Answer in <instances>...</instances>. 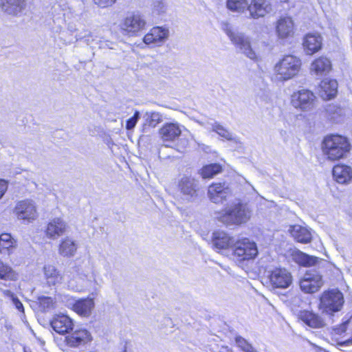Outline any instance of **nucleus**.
Returning <instances> with one entry per match:
<instances>
[{"label": "nucleus", "mask_w": 352, "mask_h": 352, "mask_svg": "<svg viewBox=\"0 0 352 352\" xmlns=\"http://www.w3.org/2000/svg\"><path fill=\"white\" fill-rule=\"evenodd\" d=\"M252 210L250 205L241 200H236L224 210L215 213V218L225 225H241L251 217Z\"/></svg>", "instance_id": "1"}, {"label": "nucleus", "mask_w": 352, "mask_h": 352, "mask_svg": "<svg viewBox=\"0 0 352 352\" xmlns=\"http://www.w3.org/2000/svg\"><path fill=\"white\" fill-rule=\"evenodd\" d=\"M351 149L347 138L331 135L326 137L322 142V151L329 160H338L346 157Z\"/></svg>", "instance_id": "2"}, {"label": "nucleus", "mask_w": 352, "mask_h": 352, "mask_svg": "<svg viewBox=\"0 0 352 352\" xmlns=\"http://www.w3.org/2000/svg\"><path fill=\"white\" fill-rule=\"evenodd\" d=\"M301 65V60L296 56H285L274 66V77L278 81L292 79L298 74Z\"/></svg>", "instance_id": "3"}, {"label": "nucleus", "mask_w": 352, "mask_h": 352, "mask_svg": "<svg viewBox=\"0 0 352 352\" xmlns=\"http://www.w3.org/2000/svg\"><path fill=\"white\" fill-rule=\"evenodd\" d=\"M223 30L239 52L252 60L256 58V54L252 48L250 39L248 36L242 32L234 30L228 23H223Z\"/></svg>", "instance_id": "4"}, {"label": "nucleus", "mask_w": 352, "mask_h": 352, "mask_svg": "<svg viewBox=\"0 0 352 352\" xmlns=\"http://www.w3.org/2000/svg\"><path fill=\"white\" fill-rule=\"evenodd\" d=\"M344 296L338 289H330L324 292L320 298L318 308L329 316L340 311L344 305Z\"/></svg>", "instance_id": "5"}, {"label": "nucleus", "mask_w": 352, "mask_h": 352, "mask_svg": "<svg viewBox=\"0 0 352 352\" xmlns=\"http://www.w3.org/2000/svg\"><path fill=\"white\" fill-rule=\"evenodd\" d=\"M232 252L239 262L254 259L258 254L256 244L247 238L235 240Z\"/></svg>", "instance_id": "6"}, {"label": "nucleus", "mask_w": 352, "mask_h": 352, "mask_svg": "<svg viewBox=\"0 0 352 352\" xmlns=\"http://www.w3.org/2000/svg\"><path fill=\"white\" fill-rule=\"evenodd\" d=\"M178 189L181 199L187 203L198 199L199 192V182L190 177H183L179 182Z\"/></svg>", "instance_id": "7"}, {"label": "nucleus", "mask_w": 352, "mask_h": 352, "mask_svg": "<svg viewBox=\"0 0 352 352\" xmlns=\"http://www.w3.org/2000/svg\"><path fill=\"white\" fill-rule=\"evenodd\" d=\"M292 104L301 111H309L316 107L317 98L310 90L302 89L292 95Z\"/></svg>", "instance_id": "8"}, {"label": "nucleus", "mask_w": 352, "mask_h": 352, "mask_svg": "<svg viewBox=\"0 0 352 352\" xmlns=\"http://www.w3.org/2000/svg\"><path fill=\"white\" fill-rule=\"evenodd\" d=\"M323 285L322 276L318 272L308 270L299 280L301 291L305 294L317 292Z\"/></svg>", "instance_id": "9"}, {"label": "nucleus", "mask_w": 352, "mask_h": 352, "mask_svg": "<svg viewBox=\"0 0 352 352\" xmlns=\"http://www.w3.org/2000/svg\"><path fill=\"white\" fill-rule=\"evenodd\" d=\"M92 337L89 331L85 329H80L67 336L65 342L71 349H79V352H85L87 344L90 343Z\"/></svg>", "instance_id": "10"}, {"label": "nucleus", "mask_w": 352, "mask_h": 352, "mask_svg": "<svg viewBox=\"0 0 352 352\" xmlns=\"http://www.w3.org/2000/svg\"><path fill=\"white\" fill-rule=\"evenodd\" d=\"M269 284L272 290L288 288L292 283V274L285 268H276L268 275Z\"/></svg>", "instance_id": "11"}, {"label": "nucleus", "mask_w": 352, "mask_h": 352, "mask_svg": "<svg viewBox=\"0 0 352 352\" xmlns=\"http://www.w3.org/2000/svg\"><path fill=\"white\" fill-rule=\"evenodd\" d=\"M146 23L144 18L138 13L129 14L120 23V28L124 34L133 35L143 30Z\"/></svg>", "instance_id": "12"}, {"label": "nucleus", "mask_w": 352, "mask_h": 352, "mask_svg": "<svg viewBox=\"0 0 352 352\" xmlns=\"http://www.w3.org/2000/svg\"><path fill=\"white\" fill-rule=\"evenodd\" d=\"M182 130L177 122H166L159 130V135L164 143L165 147L170 146L167 142H173L178 140L181 135Z\"/></svg>", "instance_id": "13"}, {"label": "nucleus", "mask_w": 352, "mask_h": 352, "mask_svg": "<svg viewBox=\"0 0 352 352\" xmlns=\"http://www.w3.org/2000/svg\"><path fill=\"white\" fill-rule=\"evenodd\" d=\"M169 30L168 28L156 26L151 28L143 38V41L146 45L154 44L162 45L168 38Z\"/></svg>", "instance_id": "14"}, {"label": "nucleus", "mask_w": 352, "mask_h": 352, "mask_svg": "<svg viewBox=\"0 0 352 352\" xmlns=\"http://www.w3.org/2000/svg\"><path fill=\"white\" fill-rule=\"evenodd\" d=\"M15 212L19 219L23 220H34L37 217L34 202L28 199L19 201L15 207Z\"/></svg>", "instance_id": "15"}, {"label": "nucleus", "mask_w": 352, "mask_h": 352, "mask_svg": "<svg viewBox=\"0 0 352 352\" xmlns=\"http://www.w3.org/2000/svg\"><path fill=\"white\" fill-rule=\"evenodd\" d=\"M208 194L210 199L215 203H223L230 195L231 191L225 184H213L208 188Z\"/></svg>", "instance_id": "16"}, {"label": "nucleus", "mask_w": 352, "mask_h": 352, "mask_svg": "<svg viewBox=\"0 0 352 352\" xmlns=\"http://www.w3.org/2000/svg\"><path fill=\"white\" fill-rule=\"evenodd\" d=\"M50 326L56 333L65 334L74 329V322L68 316L61 314L56 316L50 322Z\"/></svg>", "instance_id": "17"}, {"label": "nucleus", "mask_w": 352, "mask_h": 352, "mask_svg": "<svg viewBox=\"0 0 352 352\" xmlns=\"http://www.w3.org/2000/svg\"><path fill=\"white\" fill-rule=\"evenodd\" d=\"M1 7L8 14L20 16L26 8V2L25 0H1Z\"/></svg>", "instance_id": "18"}, {"label": "nucleus", "mask_w": 352, "mask_h": 352, "mask_svg": "<svg viewBox=\"0 0 352 352\" xmlns=\"http://www.w3.org/2000/svg\"><path fill=\"white\" fill-rule=\"evenodd\" d=\"M291 258L298 265L305 267L315 266L320 260L317 256L307 254L297 249L291 252Z\"/></svg>", "instance_id": "19"}, {"label": "nucleus", "mask_w": 352, "mask_h": 352, "mask_svg": "<svg viewBox=\"0 0 352 352\" xmlns=\"http://www.w3.org/2000/svg\"><path fill=\"white\" fill-rule=\"evenodd\" d=\"M298 318L305 324L311 328H322L326 325V322L323 318L312 311H300L298 314Z\"/></svg>", "instance_id": "20"}, {"label": "nucleus", "mask_w": 352, "mask_h": 352, "mask_svg": "<svg viewBox=\"0 0 352 352\" xmlns=\"http://www.w3.org/2000/svg\"><path fill=\"white\" fill-rule=\"evenodd\" d=\"M248 10L252 18L258 19L264 16L271 11V6L267 0H252Z\"/></svg>", "instance_id": "21"}, {"label": "nucleus", "mask_w": 352, "mask_h": 352, "mask_svg": "<svg viewBox=\"0 0 352 352\" xmlns=\"http://www.w3.org/2000/svg\"><path fill=\"white\" fill-rule=\"evenodd\" d=\"M235 239L223 231H216L212 234V245L217 250L230 248L232 250Z\"/></svg>", "instance_id": "22"}, {"label": "nucleus", "mask_w": 352, "mask_h": 352, "mask_svg": "<svg viewBox=\"0 0 352 352\" xmlns=\"http://www.w3.org/2000/svg\"><path fill=\"white\" fill-rule=\"evenodd\" d=\"M67 228V223L59 217L52 219L45 230L46 236L49 239H55L63 234Z\"/></svg>", "instance_id": "23"}, {"label": "nucleus", "mask_w": 352, "mask_h": 352, "mask_svg": "<svg viewBox=\"0 0 352 352\" xmlns=\"http://www.w3.org/2000/svg\"><path fill=\"white\" fill-rule=\"evenodd\" d=\"M302 45L306 54L312 55L322 48V38L320 34H307L304 38Z\"/></svg>", "instance_id": "24"}, {"label": "nucleus", "mask_w": 352, "mask_h": 352, "mask_svg": "<svg viewBox=\"0 0 352 352\" xmlns=\"http://www.w3.org/2000/svg\"><path fill=\"white\" fill-rule=\"evenodd\" d=\"M95 306L93 298H86L76 300L72 304L73 310L82 317H89Z\"/></svg>", "instance_id": "25"}, {"label": "nucleus", "mask_w": 352, "mask_h": 352, "mask_svg": "<svg viewBox=\"0 0 352 352\" xmlns=\"http://www.w3.org/2000/svg\"><path fill=\"white\" fill-rule=\"evenodd\" d=\"M276 31L280 38H286L294 34V22L291 17H282L278 20Z\"/></svg>", "instance_id": "26"}, {"label": "nucleus", "mask_w": 352, "mask_h": 352, "mask_svg": "<svg viewBox=\"0 0 352 352\" xmlns=\"http://www.w3.org/2000/svg\"><path fill=\"white\" fill-rule=\"evenodd\" d=\"M320 87V95L324 100H331L337 95L338 82L334 79L322 80Z\"/></svg>", "instance_id": "27"}, {"label": "nucleus", "mask_w": 352, "mask_h": 352, "mask_svg": "<svg viewBox=\"0 0 352 352\" xmlns=\"http://www.w3.org/2000/svg\"><path fill=\"white\" fill-rule=\"evenodd\" d=\"M333 177L340 184H347L352 179V168L344 164H338L333 168Z\"/></svg>", "instance_id": "28"}, {"label": "nucleus", "mask_w": 352, "mask_h": 352, "mask_svg": "<svg viewBox=\"0 0 352 352\" xmlns=\"http://www.w3.org/2000/svg\"><path fill=\"white\" fill-rule=\"evenodd\" d=\"M331 69V63L329 58L321 56L316 59L311 65V71L316 76L327 75Z\"/></svg>", "instance_id": "29"}, {"label": "nucleus", "mask_w": 352, "mask_h": 352, "mask_svg": "<svg viewBox=\"0 0 352 352\" xmlns=\"http://www.w3.org/2000/svg\"><path fill=\"white\" fill-rule=\"evenodd\" d=\"M289 231L292 237L299 243H308L312 239L310 231L305 227L294 225L290 227Z\"/></svg>", "instance_id": "30"}, {"label": "nucleus", "mask_w": 352, "mask_h": 352, "mask_svg": "<svg viewBox=\"0 0 352 352\" xmlns=\"http://www.w3.org/2000/svg\"><path fill=\"white\" fill-rule=\"evenodd\" d=\"M78 249V243L70 237L62 239L59 247L58 253L64 257H72L75 255Z\"/></svg>", "instance_id": "31"}, {"label": "nucleus", "mask_w": 352, "mask_h": 352, "mask_svg": "<svg viewBox=\"0 0 352 352\" xmlns=\"http://www.w3.org/2000/svg\"><path fill=\"white\" fill-rule=\"evenodd\" d=\"M45 278L49 286H54L62 280V276L53 265H45L43 268Z\"/></svg>", "instance_id": "32"}, {"label": "nucleus", "mask_w": 352, "mask_h": 352, "mask_svg": "<svg viewBox=\"0 0 352 352\" xmlns=\"http://www.w3.org/2000/svg\"><path fill=\"white\" fill-rule=\"evenodd\" d=\"M16 246V241L9 233L0 235V253L10 254Z\"/></svg>", "instance_id": "33"}, {"label": "nucleus", "mask_w": 352, "mask_h": 352, "mask_svg": "<svg viewBox=\"0 0 352 352\" xmlns=\"http://www.w3.org/2000/svg\"><path fill=\"white\" fill-rule=\"evenodd\" d=\"M325 112L328 119L335 122H338L344 115V109L340 105L329 104L325 108Z\"/></svg>", "instance_id": "34"}, {"label": "nucleus", "mask_w": 352, "mask_h": 352, "mask_svg": "<svg viewBox=\"0 0 352 352\" xmlns=\"http://www.w3.org/2000/svg\"><path fill=\"white\" fill-rule=\"evenodd\" d=\"M222 170L219 164H210L204 166L200 170V175L204 179H210Z\"/></svg>", "instance_id": "35"}, {"label": "nucleus", "mask_w": 352, "mask_h": 352, "mask_svg": "<svg viewBox=\"0 0 352 352\" xmlns=\"http://www.w3.org/2000/svg\"><path fill=\"white\" fill-rule=\"evenodd\" d=\"M143 118L144 119V129L146 126L155 127L157 124L162 121V115L158 112L151 111L146 112Z\"/></svg>", "instance_id": "36"}, {"label": "nucleus", "mask_w": 352, "mask_h": 352, "mask_svg": "<svg viewBox=\"0 0 352 352\" xmlns=\"http://www.w3.org/2000/svg\"><path fill=\"white\" fill-rule=\"evenodd\" d=\"M227 8L233 12H243L248 9V0H227Z\"/></svg>", "instance_id": "37"}, {"label": "nucleus", "mask_w": 352, "mask_h": 352, "mask_svg": "<svg viewBox=\"0 0 352 352\" xmlns=\"http://www.w3.org/2000/svg\"><path fill=\"white\" fill-rule=\"evenodd\" d=\"M212 131L217 133L221 137L228 140H233L234 138L232 134L228 129H226L224 126L220 124L217 122H214L211 124Z\"/></svg>", "instance_id": "38"}, {"label": "nucleus", "mask_w": 352, "mask_h": 352, "mask_svg": "<svg viewBox=\"0 0 352 352\" xmlns=\"http://www.w3.org/2000/svg\"><path fill=\"white\" fill-rule=\"evenodd\" d=\"M37 301L43 311H46L54 307V300L52 297L40 296L37 298Z\"/></svg>", "instance_id": "39"}, {"label": "nucleus", "mask_w": 352, "mask_h": 352, "mask_svg": "<svg viewBox=\"0 0 352 352\" xmlns=\"http://www.w3.org/2000/svg\"><path fill=\"white\" fill-rule=\"evenodd\" d=\"M235 341L238 346L244 352H252L254 349L253 346L241 336H236Z\"/></svg>", "instance_id": "40"}, {"label": "nucleus", "mask_w": 352, "mask_h": 352, "mask_svg": "<svg viewBox=\"0 0 352 352\" xmlns=\"http://www.w3.org/2000/svg\"><path fill=\"white\" fill-rule=\"evenodd\" d=\"M12 269L0 261V278L10 279L12 276Z\"/></svg>", "instance_id": "41"}, {"label": "nucleus", "mask_w": 352, "mask_h": 352, "mask_svg": "<svg viewBox=\"0 0 352 352\" xmlns=\"http://www.w3.org/2000/svg\"><path fill=\"white\" fill-rule=\"evenodd\" d=\"M140 118V112L138 111H135L133 116L131 118H130L129 119H128L126 121V129L127 130L133 129L135 126Z\"/></svg>", "instance_id": "42"}, {"label": "nucleus", "mask_w": 352, "mask_h": 352, "mask_svg": "<svg viewBox=\"0 0 352 352\" xmlns=\"http://www.w3.org/2000/svg\"><path fill=\"white\" fill-rule=\"evenodd\" d=\"M12 301L14 305L15 306L16 309H17L20 312L24 314V307L22 304V302L20 301V300L14 294H12Z\"/></svg>", "instance_id": "43"}, {"label": "nucleus", "mask_w": 352, "mask_h": 352, "mask_svg": "<svg viewBox=\"0 0 352 352\" xmlns=\"http://www.w3.org/2000/svg\"><path fill=\"white\" fill-rule=\"evenodd\" d=\"M349 323V320L347 319L345 321H344L339 327H337L334 329V331L336 334L341 335L343 333H344L346 330L347 326Z\"/></svg>", "instance_id": "44"}, {"label": "nucleus", "mask_w": 352, "mask_h": 352, "mask_svg": "<svg viewBox=\"0 0 352 352\" xmlns=\"http://www.w3.org/2000/svg\"><path fill=\"white\" fill-rule=\"evenodd\" d=\"M116 0H94V3L101 8H106L111 6Z\"/></svg>", "instance_id": "45"}, {"label": "nucleus", "mask_w": 352, "mask_h": 352, "mask_svg": "<svg viewBox=\"0 0 352 352\" xmlns=\"http://www.w3.org/2000/svg\"><path fill=\"white\" fill-rule=\"evenodd\" d=\"M154 11L158 14L165 12V5L162 1H156L154 4Z\"/></svg>", "instance_id": "46"}, {"label": "nucleus", "mask_w": 352, "mask_h": 352, "mask_svg": "<svg viewBox=\"0 0 352 352\" xmlns=\"http://www.w3.org/2000/svg\"><path fill=\"white\" fill-rule=\"evenodd\" d=\"M8 189V183L4 179H0V199L4 195Z\"/></svg>", "instance_id": "47"}, {"label": "nucleus", "mask_w": 352, "mask_h": 352, "mask_svg": "<svg viewBox=\"0 0 352 352\" xmlns=\"http://www.w3.org/2000/svg\"><path fill=\"white\" fill-rule=\"evenodd\" d=\"M338 344V345L342 346H347L352 345V336L344 341L339 342Z\"/></svg>", "instance_id": "48"}, {"label": "nucleus", "mask_w": 352, "mask_h": 352, "mask_svg": "<svg viewBox=\"0 0 352 352\" xmlns=\"http://www.w3.org/2000/svg\"><path fill=\"white\" fill-rule=\"evenodd\" d=\"M90 34V32H87V33H85V34L84 36H82V35H76V40H81L84 37H86L87 36H89Z\"/></svg>", "instance_id": "49"}, {"label": "nucleus", "mask_w": 352, "mask_h": 352, "mask_svg": "<svg viewBox=\"0 0 352 352\" xmlns=\"http://www.w3.org/2000/svg\"><path fill=\"white\" fill-rule=\"evenodd\" d=\"M222 349L223 351H226V352H232L230 350L228 349V347H224V348H222Z\"/></svg>", "instance_id": "50"}, {"label": "nucleus", "mask_w": 352, "mask_h": 352, "mask_svg": "<svg viewBox=\"0 0 352 352\" xmlns=\"http://www.w3.org/2000/svg\"><path fill=\"white\" fill-rule=\"evenodd\" d=\"M24 352H32L30 349H27L26 348H24Z\"/></svg>", "instance_id": "51"}]
</instances>
